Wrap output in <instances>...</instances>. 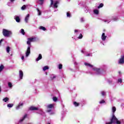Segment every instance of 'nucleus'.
I'll return each mask as SVG.
<instances>
[{"mask_svg":"<svg viewBox=\"0 0 124 124\" xmlns=\"http://www.w3.org/2000/svg\"><path fill=\"white\" fill-rule=\"evenodd\" d=\"M118 83H123V79H122V78L118 79Z\"/></svg>","mask_w":124,"mask_h":124,"instance_id":"35","label":"nucleus"},{"mask_svg":"<svg viewBox=\"0 0 124 124\" xmlns=\"http://www.w3.org/2000/svg\"><path fill=\"white\" fill-rule=\"evenodd\" d=\"M42 59V55L41 54H39L38 58L36 59V62H38V61H40Z\"/></svg>","mask_w":124,"mask_h":124,"instance_id":"11","label":"nucleus"},{"mask_svg":"<svg viewBox=\"0 0 124 124\" xmlns=\"http://www.w3.org/2000/svg\"><path fill=\"white\" fill-rule=\"evenodd\" d=\"M24 58H25V57L24 56H22L21 57V59L24 60Z\"/></svg>","mask_w":124,"mask_h":124,"instance_id":"45","label":"nucleus"},{"mask_svg":"<svg viewBox=\"0 0 124 124\" xmlns=\"http://www.w3.org/2000/svg\"><path fill=\"white\" fill-rule=\"evenodd\" d=\"M85 65H86V66H89V67H93V66L89 63H87V62H85L84 63Z\"/></svg>","mask_w":124,"mask_h":124,"instance_id":"14","label":"nucleus"},{"mask_svg":"<svg viewBox=\"0 0 124 124\" xmlns=\"http://www.w3.org/2000/svg\"><path fill=\"white\" fill-rule=\"evenodd\" d=\"M40 1H41L42 3H43V1H44V0H40Z\"/></svg>","mask_w":124,"mask_h":124,"instance_id":"44","label":"nucleus"},{"mask_svg":"<svg viewBox=\"0 0 124 124\" xmlns=\"http://www.w3.org/2000/svg\"><path fill=\"white\" fill-rule=\"evenodd\" d=\"M23 105H24V104L23 103H20L16 107V109H19L20 107H21V106H23Z\"/></svg>","mask_w":124,"mask_h":124,"instance_id":"13","label":"nucleus"},{"mask_svg":"<svg viewBox=\"0 0 124 124\" xmlns=\"http://www.w3.org/2000/svg\"><path fill=\"white\" fill-rule=\"evenodd\" d=\"M4 68V66H3V65H1L0 66V71H2V70Z\"/></svg>","mask_w":124,"mask_h":124,"instance_id":"27","label":"nucleus"},{"mask_svg":"<svg viewBox=\"0 0 124 124\" xmlns=\"http://www.w3.org/2000/svg\"><path fill=\"white\" fill-rule=\"evenodd\" d=\"M29 109L31 111H37L38 110V108H36L33 106H31L30 107Z\"/></svg>","mask_w":124,"mask_h":124,"instance_id":"6","label":"nucleus"},{"mask_svg":"<svg viewBox=\"0 0 124 124\" xmlns=\"http://www.w3.org/2000/svg\"><path fill=\"white\" fill-rule=\"evenodd\" d=\"M118 73H119V74H121V71H119V72H118Z\"/></svg>","mask_w":124,"mask_h":124,"instance_id":"48","label":"nucleus"},{"mask_svg":"<svg viewBox=\"0 0 124 124\" xmlns=\"http://www.w3.org/2000/svg\"><path fill=\"white\" fill-rule=\"evenodd\" d=\"M102 95H103V96H104V95H105V93L104 92V91L102 92Z\"/></svg>","mask_w":124,"mask_h":124,"instance_id":"39","label":"nucleus"},{"mask_svg":"<svg viewBox=\"0 0 124 124\" xmlns=\"http://www.w3.org/2000/svg\"><path fill=\"white\" fill-rule=\"evenodd\" d=\"M90 56H91V54H90V53L86 55V57H89Z\"/></svg>","mask_w":124,"mask_h":124,"instance_id":"43","label":"nucleus"},{"mask_svg":"<svg viewBox=\"0 0 124 124\" xmlns=\"http://www.w3.org/2000/svg\"><path fill=\"white\" fill-rule=\"evenodd\" d=\"M3 101H4V102H7L8 100H9V98L8 97H5L4 99H3Z\"/></svg>","mask_w":124,"mask_h":124,"instance_id":"20","label":"nucleus"},{"mask_svg":"<svg viewBox=\"0 0 124 124\" xmlns=\"http://www.w3.org/2000/svg\"><path fill=\"white\" fill-rule=\"evenodd\" d=\"M11 0V2H13V1H14V0Z\"/></svg>","mask_w":124,"mask_h":124,"instance_id":"47","label":"nucleus"},{"mask_svg":"<svg viewBox=\"0 0 124 124\" xmlns=\"http://www.w3.org/2000/svg\"><path fill=\"white\" fill-rule=\"evenodd\" d=\"M67 17H68L69 18H70V17H71V15H70V13H69V12L67 13Z\"/></svg>","mask_w":124,"mask_h":124,"instance_id":"33","label":"nucleus"},{"mask_svg":"<svg viewBox=\"0 0 124 124\" xmlns=\"http://www.w3.org/2000/svg\"><path fill=\"white\" fill-rule=\"evenodd\" d=\"M46 74L47 75V72L46 73Z\"/></svg>","mask_w":124,"mask_h":124,"instance_id":"49","label":"nucleus"},{"mask_svg":"<svg viewBox=\"0 0 124 124\" xmlns=\"http://www.w3.org/2000/svg\"><path fill=\"white\" fill-rule=\"evenodd\" d=\"M93 12L95 14H96V15H98L99 14V11L97 9L94 10Z\"/></svg>","mask_w":124,"mask_h":124,"instance_id":"18","label":"nucleus"},{"mask_svg":"<svg viewBox=\"0 0 124 124\" xmlns=\"http://www.w3.org/2000/svg\"><path fill=\"white\" fill-rule=\"evenodd\" d=\"M8 85L9 88H12V83H11V82H9Z\"/></svg>","mask_w":124,"mask_h":124,"instance_id":"34","label":"nucleus"},{"mask_svg":"<svg viewBox=\"0 0 124 124\" xmlns=\"http://www.w3.org/2000/svg\"><path fill=\"white\" fill-rule=\"evenodd\" d=\"M46 108L47 109H49L46 110V113H50V112L52 111V108H54V104H49L47 105Z\"/></svg>","mask_w":124,"mask_h":124,"instance_id":"4","label":"nucleus"},{"mask_svg":"<svg viewBox=\"0 0 124 124\" xmlns=\"http://www.w3.org/2000/svg\"><path fill=\"white\" fill-rule=\"evenodd\" d=\"M47 69H49V67L48 66H44L43 68L44 71H46V70H47Z\"/></svg>","mask_w":124,"mask_h":124,"instance_id":"23","label":"nucleus"},{"mask_svg":"<svg viewBox=\"0 0 124 124\" xmlns=\"http://www.w3.org/2000/svg\"><path fill=\"white\" fill-rule=\"evenodd\" d=\"M58 68H59V69H62V64H59Z\"/></svg>","mask_w":124,"mask_h":124,"instance_id":"28","label":"nucleus"},{"mask_svg":"<svg viewBox=\"0 0 124 124\" xmlns=\"http://www.w3.org/2000/svg\"><path fill=\"white\" fill-rule=\"evenodd\" d=\"M75 32H78V30H76L75 31Z\"/></svg>","mask_w":124,"mask_h":124,"instance_id":"46","label":"nucleus"},{"mask_svg":"<svg viewBox=\"0 0 124 124\" xmlns=\"http://www.w3.org/2000/svg\"><path fill=\"white\" fill-rule=\"evenodd\" d=\"M21 33L23 35H25V30L24 29H21Z\"/></svg>","mask_w":124,"mask_h":124,"instance_id":"37","label":"nucleus"},{"mask_svg":"<svg viewBox=\"0 0 124 124\" xmlns=\"http://www.w3.org/2000/svg\"><path fill=\"white\" fill-rule=\"evenodd\" d=\"M19 78L22 80L23 79V76H24V73L23 72V71L19 70Z\"/></svg>","mask_w":124,"mask_h":124,"instance_id":"9","label":"nucleus"},{"mask_svg":"<svg viewBox=\"0 0 124 124\" xmlns=\"http://www.w3.org/2000/svg\"><path fill=\"white\" fill-rule=\"evenodd\" d=\"M49 114H50V115H54V114H55V112H52L50 113Z\"/></svg>","mask_w":124,"mask_h":124,"instance_id":"42","label":"nucleus"},{"mask_svg":"<svg viewBox=\"0 0 124 124\" xmlns=\"http://www.w3.org/2000/svg\"><path fill=\"white\" fill-rule=\"evenodd\" d=\"M23 0V1H25V0Z\"/></svg>","mask_w":124,"mask_h":124,"instance_id":"50","label":"nucleus"},{"mask_svg":"<svg viewBox=\"0 0 124 124\" xmlns=\"http://www.w3.org/2000/svg\"><path fill=\"white\" fill-rule=\"evenodd\" d=\"M16 21L17 23H20V21H21V19H20V17L19 16H16Z\"/></svg>","mask_w":124,"mask_h":124,"instance_id":"16","label":"nucleus"},{"mask_svg":"<svg viewBox=\"0 0 124 124\" xmlns=\"http://www.w3.org/2000/svg\"><path fill=\"white\" fill-rule=\"evenodd\" d=\"M78 39H82L83 38V35L82 33H80L79 35V36L78 37Z\"/></svg>","mask_w":124,"mask_h":124,"instance_id":"25","label":"nucleus"},{"mask_svg":"<svg viewBox=\"0 0 124 124\" xmlns=\"http://www.w3.org/2000/svg\"><path fill=\"white\" fill-rule=\"evenodd\" d=\"M27 40L28 41L27 42V44L28 45H31V42H34V41H36V39H35V38H33V37L28 38Z\"/></svg>","mask_w":124,"mask_h":124,"instance_id":"3","label":"nucleus"},{"mask_svg":"<svg viewBox=\"0 0 124 124\" xmlns=\"http://www.w3.org/2000/svg\"><path fill=\"white\" fill-rule=\"evenodd\" d=\"M27 116L28 115L27 114H25L22 119H20V122H23V121H24V120H25V119H26V118H27Z\"/></svg>","mask_w":124,"mask_h":124,"instance_id":"17","label":"nucleus"},{"mask_svg":"<svg viewBox=\"0 0 124 124\" xmlns=\"http://www.w3.org/2000/svg\"><path fill=\"white\" fill-rule=\"evenodd\" d=\"M56 76H53V78H51V80H54V79H55V78H56Z\"/></svg>","mask_w":124,"mask_h":124,"instance_id":"41","label":"nucleus"},{"mask_svg":"<svg viewBox=\"0 0 124 124\" xmlns=\"http://www.w3.org/2000/svg\"><path fill=\"white\" fill-rule=\"evenodd\" d=\"M119 64H123V63H124V56L122 57L118 62Z\"/></svg>","mask_w":124,"mask_h":124,"instance_id":"7","label":"nucleus"},{"mask_svg":"<svg viewBox=\"0 0 124 124\" xmlns=\"http://www.w3.org/2000/svg\"><path fill=\"white\" fill-rule=\"evenodd\" d=\"M3 35L5 37H9V36L12 35V31H8L6 29H3L2 30Z\"/></svg>","mask_w":124,"mask_h":124,"instance_id":"2","label":"nucleus"},{"mask_svg":"<svg viewBox=\"0 0 124 124\" xmlns=\"http://www.w3.org/2000/svg\"><path fill=\"white\" fill-rule=\"evenodd\" d=\"M103 6H104V4H103V3H101L98 6V9H99V8H101V7H103Z\"/></svg>","mask_w":124,"mask_h":124,"instance_id":"21","label":"nucleus"},{"mask_svg":"<svg viewBox=\"0 0 124 124\" xmlns=\"http://www.w3.org/2000/svg\"><path fill=\"white\" fill-rule=\"evenodd\" d=\"M7 53H9L10 51V47L7 46L6 48Z\"/></svg>","mask_w":124,"mask_h":124,"instance_id":"29","label":"nucleus"},{"mask_svg":"<svg viewBox=\"0 0 124 124\" xmlns=\"http://www.w3.org/2000/svg\"><path fill=\"white\" fill-rule=\"evenodd\" d=\"M106 38H107V36L105 35V33H103L101 37V39L103 41H105V40H106Z\"/></svg>","mask_w":124,"mask_h":124,"instance_id":"8","label":"nucleus"},{"mask_svg":"<svg viewBox=\"0 0 124 124\" xmlns=\"http://www.w3.org/2000/svg\"><path fill=\"white\" fill-rule=\"evenodd\" d=\"M13 105H14L13 104H8L7 105V107H9V108H11L12 107H13Z\"/></svg>","mask_w":124,"mask_h":124,"instance_id":"24","label":"nucleus"},{"mask_svg":"<svg viewBox=\"0 0 124 124\" xmlns=\"http://www.w3.org/2000/svg\"><path fill=\"white\" fill-rule=\"evenodd\" d=\"M29 18H30V14H28L25 18L26 23H28V21H29Z\"/></svg>","mask_w":124,"mask_h":124,"instance_id":"12","label":"nucleus"},{"mask_svg":"<svg viewBox=\"0 0 124 124\" xmlns=\"http://www.w3.org/2000/svg\"><path fill=\"white\" fill-rule=\"evenodd\" d=\"M37 11L38 12V15H39V16L41 15V11H40L39 9L37 8Z\"/></svg>","mask_w":124,"mask_h":124,"instance_id":"32","label":"nucleus"},{"mask_svg":"<svg viewBox=\"0 0 124 124\" xmlns=\"http://www.w3.org/2000/svg\"><path fill=\"white\" fill-rule=\"evenodd\" d=\"M50 6H52L54 4V0H50Z\"/></svg>","mask_w":124,"mask_h":124,"instance_id":"38","label":"nucleus"},{"mask_svg":"<svg viewBox=\"0 0 124 124\" xmlns=\"http://www.w3.org/2000/svg\"><path fill=\"white\" fill-rule=\"evenodd\" d=\"M73 104L75 106V107H78V106H79V103H77V102H74L73 103Z\"/></svg>","mask_w":124,"mask_h":124,"instance_id":"19","label":"nucleus"},{"mask_svg":"<svg viewBox=\"0 0 124 124\" xmlns=\"http://www.w3.org/2000/svg\"><path fill=\"white\" fill-rule=\"evenodd\" d=\"M2 41H3V39H1L0 40V45L1 44V43L2 42Z\"/></svg>","mask_w":124,"mask_h":124,"instance_id":"40","label":"nucleus"},{"mask_svg":"<svg viewBox=\"0 0 124 124\" xmlns=\"http://www.w3.org/2000/svg\"><path fill=\"white\" fill-rule=\"evenodd\" d=\"M81 52L83 53V50H82Z\"/></svg>","mask_w":124,"mask_h":124,"instance_id":"51","label":"nucleus"},{"mask_svg":"<svg viewBox=\"0 0 124 124\" xmlns=\"http://www.w3.org/2000/svg\"><path fill=\"white\" fill-rule=\"evenodd\" d=\"M31 54V46H28L26 52V57H28Z\"/></svg>","mask_w":124,"mask_h":124,"instance_id":"5","label":"nucleus"},{"mask_svg":"<svg viewBox=\"0 0 124 124\" xmlns=\"http://www.w3.org/2000/svg\"><path fill=\"white\" fill-rule=\"evenodd\" d=\"M102 103H105V101L104 100H102L99 102L100 104H102Z\"/></svg>","mask_w":124,"mask_h":124,"instance_id":"36","label":"nucleus"},{"mask_svg":"<svg viewBox=\"0 0 124 124\" xmlns=\"http://www.w3.org/2000/svg\"><path fill=\"white\" fill-rule=\"evenodd\" d=\"M39 29L42 30L43 31H46V28L43 26H40Z\"/></svg>","mask_w":124,"mask_h":124,"instance_id":"22","label":"nucleus"},{"mask_svg":"<svg viewBox=\"0 0 124 124\" xmlns=\"http://www.w3.org/2000/svg\"><path fill=\"white\" fill-rule=\"evenodd\" d=\"M110 122L107 123L106 124H121V121H120L115 114H113L111 118L110 119Z\"/></svg>","mask_w":124,"mask_h":124,"instance_id":"1","label":"nucleus"},{"mask_svg":"<svg viewBox=\"0 0 124 124\" xmlns=\"http://www.w3.org/2000/svg\"><path fill=\"white\" fill-rule=\"evenodd\" d=\"M116 107H112V112H113V113H115L116 112Z\"/></svg>","mask_w":124,"mask_h":124,"instance_id":"31","label":"nucleus"},{"mask_svg":"<svg viewBox=\"0 0 124 124\" xmlns=\"http://www.w3.org/2000/svg\"><path fill=\"white\" fill-rule=\"evenodd\" d=\"M26 7H27V6H26V5H24L21 7L22 10H25V9H26Z\"/></svg>","mask_w":124,"mask_h":124,"instance_id":"30","label":"nucleus"},{"mask_svg":"<svg viewBox=\"0 0 124 124\" xmlns=\"http://www.w3.org/2000/svg\"><path fill=\"white\" fill-rule=\"evenodd\" d=\"M58 3H59V2L58 1H56L54 4V8H58Z\"/></svg>","mask_w":124,"mask_h":124,"instance_id":"15","label":"nucleus"},{"mask_svg":"<svg viewBox=\"0 0 124 124\" xmlns=\"http://www.w3.org/2000/svg\"><path fill=\"white\" fill-rule=\"evenodd\" d=\"M53 101H54V102H57V101H58V98H57V97H53Z\"/></svg>","mask_w":124,"mask_h":124,"instance_id":"26","label":"nucleus"},{"mask_svg":"<svg viewBox=\"0 0 124 124\" xmlns=\"http://www.w3.org/2000/svg\"><path fill=\"white\" fill-rule=\"evenodd\" d=\"M94 71H96L97 74H99L100 73V69L97 68H93Z\"/></svg>","mask_w":124,"mask_h":124,"instance_id":"10","label":"nucleus"}]
</instances>
